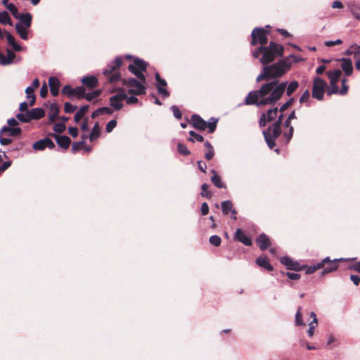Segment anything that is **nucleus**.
Returning a JSON list of instances; mask_svg holds the SVG:
<instances>
[{
    "label": "nucleus",
    "instance_id": "1",
    "mask_svg": "<svg viewBox=\"0 0 360 360\" xmlns=\"http://www.w3.org/2000/svg\"><path fill=\"white\" fill-rule=\"evenodd\" d=\"M297 81L291 82L288 85L287 82H279L272 80L263 84L259 90L250 91L245 101L246 105L257 106L275 104L286 90L287 96H291L298 88Z\"/></svg>",
    "mask_w": 360,
    "mask_h": 360
},
{
    "label": "nucleus",
    "instance_id": "2",
    "mask_svg": "<svg viewBox=\"0 0 360 360\" xmlns=\"http://www.w3.org/2000/svg\"><path fill=\"white\" fill-rule=\"evenodd\" d=\"M283 46L274 41H270L269 46H260L252 52L255 58H259L263 65L273 62L276 57L283 56Z\"/></svg>",
    "mask_w": 360,
    "mask_h": 360
},
{
    "label": "nucleus",
    "instance_id": "3",
    "mask_svg": "<svg viewBox=\"0 0 360 360\" xmlns=\"http://www.w3.org/2000/svg\"><path fill=\"white\" fill-rule=\"evenodd\" d=\"M290 65L284 60H278L277 63L271 65H265L262 72L257 76L256 81L257 82L266 80H277V78L282 77L289 69Z\"/></svg>",
    "mask_w": 360,
    "mask_h": 360
},
{
    "label": "nucleus",
    "instance_id": "4",
    "mask_svg": "<svg viewBox=\"0 0 360 360\" xmlns=\"http://www.w3.org/2000/svg\"><path fill=\"white\" fill-rule=\"evenodd\" d=\"M283 114L281 113L278 120L270 125L266 130L263 131V134L269 148L273 149L276 146V139L281 135V125L283 121Z\"/></svg>",
    "mask_w": 360,
    "mask_h": 360
},
{
    "label": "nucleus",
    "instance_id": "5",
    "mask_svg": "<svg viewBox=\"0 0 360 360\" xmlns=\"http://www.w3.org/2000/svg\"><path fill=\"white\" fill-rule=\"evenodd\" d=\"M122 60L120 57H116L113 61H111L105 68L103 69V74L108 79L109 83H115L120 80L121 75L118 72L121 67Z\"/></svg>",
    "mask_w": 360,
    "mask_h": 360
},
{
    "label": "nucleus",
    "instance_id": "6",
    "mask_svg": "<svg viewBox=\"0 0 360 360\" xmlns=\"http://www.w3.org/2000/svg\"><path fill=\"white\" fill-rule=\"evenodd\" d=\"M191 121L195 129L201 131L207 129L209 133H213L217 128L218 120L211 117L210 121L207 122L199 115L194 114L191 116Z\"/></svg>",
    "mask_w": 360,
    "mask_h": 360
},
{
    "label": "nucleus",
    "instance_id": "7",
    "mask_svg": "<svg viewBox=\"0 0 360 360\" xmlns=\"http://www.w3.org/2000/svg\"><path fill=\"white\" fill-rule=\"evenodd\" d=\"M128 69L139 80L146 82V77L143 72H146L147 63L144 60L139 58L135 59L133 63L128 66Z\"/></svg>",
    "mask_w": 360,
    "mask_h": 360
},
{
    "label": "nucleus",
    "instance_id": "8",
    "mask_svg": "<svg viewBox=\"0 0 360 360\" xmlns=\"http://www.w3.org/2000/svg\"><path fill=\"white\" fill-rule=\"evenodd\" d=\"M268 33L269 32L262 27H255L251 34V45L256 46L259 44L264 46L268 42Z\"/></svg>",
    "mask_w": 360,
    "mask_h": 360
},
{
    "label": "nucleus",
    "instance_id": "9",
    "mask_svg": "<svg viewBox=\"0 0 360 360\" xmlns=\"http://www.w3.org/2000/svg\"><path fill=\"white\" fill-rule=\"evenodd\" d=\"M145 82L142 81H138L135 78H128L124 79L123 84L134 89H130L127 91V93L131 95H143L146 94V87L144 86Z\"/></svg>",
    "mask_w": 360,
    "mask_h": 360
},
{
    "label": "nucleus",
    "instance_id": "10",
    "mask_svg": "<svg viewBox=\"0 0 360 360\" xmlns=\"http://www.w3.org/2000/svg\"><path fill=\"white\" fill-rule=\"evenodd\" d=\"M326 86L327 83L323 79L319 77H314L311 92L312 97L319 101H322L323 99Z\"/></svg>",
    "mask_w": 360,
    "mask_h": 360
},
{
    "label": "nucleus",
    "instance_id": "11",
    "mask_svg": "<svg viewBox=\"0 0 360 360\" xmlns=\"http://www.w3.org/2000/svg\"><path fill=\"white\" fill-rule=\"evenodd\" d=\"M127 98V94L122 91L110 98V105L115 110H120L123 107V101Z\"/></svg>",
    "mask_w": 360,
    "mask_h": 360
},
{
    "label": "nucleus",
    "instance_id": "12",
    "mask_svg": "<svg viewBox=\"0 0 360 360\" xmlns=\"http://www.w3.org/2000/svg\"><path fill=\"white\" fill-rule=\"evenodd\" d=\"M155 78L157 82L156 88L159 94L162 95L164 98L169 96V92L165 89L167 84V82L162 79L158 72L155 75Z\"/></svg>",
    "mask_w": 360,
    "mask_h": 360
},
{
    "label": "nucleus",
    "instance_id": "13",
    "mask_svg": "<svg viewBox=\"0 0 360 360\" xmlns=\"http://www.w3.org/2000/svg\"><path fill=\"white\" fill-rule=\"evenodd\" d=\"M280 262L282 264L285 265L286 268L289 270L298 271L304 269V267L301 266L297 262L292 260L290 257L288 256L281 257Z\"/></svg>",
    "mask_w": 360,
    "mask_h": 360
},
{
    "label": "nucleus",
    "instance_id": "14",
    "mask_svg": "<svg viewBox=\"0 0 360 360\" xmlns=\"http://www.w3.org/2000/svg\"><path fill=\"white\" fill-rule=\"evenodd\" d=\"M32 147L36 150H44L46 148L53 149L55 147V143L50 138L46 137L36 141Z\"/></svg>",
    "mask_w": 360,
    "mask_h": 360
},
{
    "label": "nucleus",
    "instance_id": "15",
    "mask_svg": "<svg viewBox=\"0 0 360 360\" xmlns=\"http://www.w3.org/2000/svg\"><path fill=\"white\" fill-rule=\"evenodd\" d=\"M343 260L342 258L340 259H334L331 260L330 257H328V260L326 262V265L324 269L322 271L321 274L324 275L330 272H333L336 271L338 268V263L340 261Z\"/></svg>",
    "mask_w": 360,
    "mask_h": 360
},
{
    "label": "nucleus",
    "instance_id": "16",
    "mask_svg": "<svg viewBox=\"0 0 360 360\" xmlns=\"http://www.w3.org/2000/svg\"><path fill=\"white\" fill-rule=\"evenodd\" d=\"M235 239L242 243L245 245L250 246L252 245V240L245 233V232L238 229L235 233Z\"/></svg>",
    "mask_w": 360,
    "mask_h": 360
},
{
    "label": "nucleus",
    "instance_id": "17",
    "mask_svg": "<svg viewBox=\"0 0 360 360\" xmlns=\"http://www.w3.org/2000/svg\"><path fill=\"white\" fill-rule=\"evenodd\" d=\"M49 85L50 87L51 94L53 96H56L59 94V89L60 86V82L59 79L56 77H51L49 79Z\"/></svg>",
    "mask_w": 360,
    "mask_h": 360
},
{
    "label": "nucleus",
    "instance_id": "18",
    "mask_svg": "<svg viewBox=\"0 0 360 360\" xmlns=\"http://www.w3.org/2000/svg\"><path fill=\"white\" fill-rule=\"evenodd\" d=\"M257 244L258 245L261 250H265L271 245L269 238L264 233H261L256 240Z\"/></svg>",
    "mask_w": 360,
    "mask_h": 360
},
{
    "label": "nucleus",
    "instance_id": "19",
    "mask_svg": "<svg viewBox=\"0 0 360 360\" xmlns=\"http://www.w3.org/2000/svg\"><path fill=\"white\" fill-rule=\"evenodd\" d=\"M58 145L63 149H68L70 145L71 139L67 136H60L53 134L52 135Z\"/></svg>",
    "mask_w": 360,
    "mask_h": 360
},
{
    "label": "nucleus",
    "instance_id": "20",
    "mask_svg": "<svg viewBox=\"0 0 360 360\" xmlns=\"http://www.w3.org/2000/svg\"><path fill=\"white\" fill-rule=\"evenodd\" d=\"M341 60V68L346 76H350L353 72L352 61L350 58H342Z\"/></svg>",
    "mask_w": 360,
    "mask_h": 360
},
{
    "label": "nucleus",
    "instance_id": "21",
    "mask_svg": "<svg viewBox=\"0 0 360 360\" xmlns=\"http://www.w3.org/2000/svg\"><path fill=\"white\" fill-rule=\"evenodd\" d=\"M256 264L261 267L264 268L268 271H273L274 267L270 264L268 258L266 256H259L255 260Z\"/></svg>",
    "mask_w": 360,
    "mask_h": 360
},
{
    "label": "nucleus",
    "instance_id": "22",
    "mask_svg": "<svg viewBox=\"0 0 360 360\" xmlns=\"http://www.w3.org/2000/svg\"><path fill=\"white\" fill-rule=\"evenodd\" d=\"M84 85L89 89L95 88L98 86V79L95 76H86L82 79Z\"/></svg>",
    "mask_w": 360,
    "mask_h": 360
},
{
    "label": "nucleus",
    "instance_id": "23",
    "mask_svg": "<svg viewBox=\"0 0 360 360\" xmlns=\"http://www.w3.org/2000/svg\"><path fill=\"white\" fill-rule=\"evenodd\" d=\"M4 34L8 43L12 46V48L15 51H20L22 50V46L15 41L14 37L8 31H6Z\"/></svg>",
    "mask_w": 360,
    "mask_h": 360
},
{
    "label": "nucleus",
    "instance_id": "24",
    "mask_svg": "<svg viewBox=\"0 0 360 360\" xmlns=\"http://www.w3.org/2000/svg\"><path fill=\"white\" fill-rule=\"evenodd\" d=\"M342 72L339 69L334 70L333 71H328L327 75L328 79H330V84H337L339 81V79L341 76Z\"/></svg>",
    "mask_w": 360,
    "mask_h": 360
},
{
    "label": "nucleus",
    "instance_id": "25",
    "mask_svg": "<svg viewBox=\"0 0 360 360\" xmlns=\"http://www.w3.org/2000/svg\"><path fill=\"white\" fill-rule=\"evenodd\" d=\"M7 56H5L3 54L2 60H0V65H8L13 63V60L15 58V54L10 49L6 50Z\"/></svg>",
    "mask_w": 360,
    "mask_h": 360
},
{
    "label": "nucleus",
    "instance_id": "26",
    "mask_svg": "<svg viewBox=\"0 0 360 360\" xmlns=\"http://www.w3.org/2000/svg\"><path fill=\"white\" fill-rule=\"evenodd\" d=\"M211 173L213 174L211 177V181L213 184L218 188H226L225 184L221 181V176L217 174V172L212 169Z\"/></svg>",
    "mask_w": 360,
    "mask_h": 360
},
{
    "label": "nucleus",
    "instance_id": "27",
    "mask_svg": "<svg viewBox=\"0 0 360 360\" xmlns=\"http://www.w3.org/2000/svg\"><path fill=\"white\" fill-rule=\"evenodd\" d=\"M8 133L9 136H15L21 134L22 130L19 127H10L8 126H4L1 129V133Z\"/></svg>",
    "mask_w": 360,
    "mask_h": 360
},
{
    "label": "nucleus",
    "instance_id": "28",
    "mask_svg": "<svg viewBox=\"0 0 360 360\" xmlns=\"http://www.w3.org/2000/svg\"><path fill=\"white\" fill-rule=\"evenodd\" d=\"M59 113V108L58 105L56 103H52L50 105L49 108V118L50 122H54Z\"/></svg>",
    "mask_w": 360,
    "mask_h": 360
},
{
    "label": "nucleus",
    "instance_id": "29",
    "mask_svg": "<svg viewBox=\"0 0 360 360\" xmlns=\"http://www.w3.org/2000/svg\"><path fill=\"white\" fill-rule=\"evenodd\" d=\"M31 118L33 120H37L44 117L45 112L42 108H36L30 110Z\"/></svg>",
    "mask_w": 360,
    "mask_h": 360
},
{
    "label": "nucleus",
    "instance_id": "30",
    "mask_svg": "<svg viewBox=\"0 0 360 360\" xmlns=\"http://www.w3.org/2000/svg\"><path fill=\"white\" fill-rule=\"evenodd\" d=\"M15 30L21 39L27 40L28 39L27 27H23L22 24L16 23Z\"/></svg>",
    "mask_w": 360,
    "mask_h": 360
},
{
    "label": "nucleus",
    "instance_id": "31",
    "mask_svg": "<svg viewBox=\"0 0 360 360\" xmlns=\"http://www.w3.org/2000/svg\"><path fill=\"white\" fill-rule=\"evenodd\" d=\"M20 23L25 27H30L32 23V15L29 13L22 14L19 16Z\"/></svg>",
    "mask_w": 360,
    "mask_h": 360
},
{
    "label": "nucleus",
    "instance_id": "32",
    "mask_svg": "<svg viewBox=\"0 0 360 360\" xmlns=\"http://www.w3.org/2000/svg\"><path fill=\"white\" fill-rule=\"evenodd\" d=\"M205 147L207 148V151L205 153V158L207 160H211L214 156V150L212 144L206 141L204 143Z\"/></svg>",
    "mask_w": 360,
    "mask_h": 360
},
{
    "label": "nucleus",
    "instance_id": "33",
    "mask_svg": "<svg viewBox=\"0 0 360 360\" xmlns=\"http://www.w3.org/2000/svg\"><path fill=\"white\" fill-rule=\"evenodd\" d=\"M16 117L18 120L23 123H27L30 122L31 120H33L32 118H31L30 115V110L25 111V112H20L16 115Z\"/></svg>",
    "mask_w": 360,
    "mask_h": 360
},
{
    "label": "nucleus",
    "instance_id": "34",
    "mask_svg": "<svg viewBox=\"0 0 360 360\" xmlns=\"http://www.w3.org/2000/svg\"><path fill=\"white\" fill-rule=\"evenodd\" d=\"M89 110V105H85L82 106L79 110L76 112L74 116V120L75 122H79L83 116Z\"/></svg>",
    "mask_w": 360,
    "mask_h": 360
},
{
    "label": "nucleus",
    "instance_id": "35",
    "mask_svg": "<svg viewBox=\"0 0 360 360\" xmlns=\"http://www.w3.org/2000/svg\"><path fill=\"white\" fill-rule=\"evenodd\" d=\"M0 23L4 25H13L12 20H11L10 15L7 11L0 12Z\"/></svg>",
    "mask_w": 360,
    "mask_h": 360
},
{
    "label": "nucleus",
    "instance_id": "36",
    "mask_svg": "<svg viewBox=\"0 0 360 360\" xmlns=\"http://www.w3.org/2000/svg\"><path fill=\"white\" fill-rule=\"evenodd\" d=\"M25 93L27 95V98L28 99H30L29 105L30 106H32L35 103V95H34V89H33L32 87L28 86L25 89Z\"/></svg>",
    "mask_w": 360,
    "mask_h": 360
},
{
    "label": "nucleus",
    "instance_id": "37",
    "mask_svg": "<svg viewBox=\"0 0 360 360\" xmlns=\"http://www.w3.org/2000/svg\"><path fill=\"white\" fill-rule=\"evenodd\" d=\"M101 94V90H94L89 93H84V98L88 101H91L94 99L98 98Z\"/></svg>",
    "mask_w": 360,
    "mask_h": 360
},
{
    "label": "nucleus",
    "instance_id": "38",
    "mask_svg": "<svg viewBox=\"0 0 360 360\" xmlns=\"http://www.w3.org/2000/svg\"><path fill=\"white\" fill-rule=\"evenodd\" d=\"M190 137L188 139V141L191 142H202L204 141V138L202 135L197 134L194 131H189Z\"/></svg>",
    "mask_w": 360,
    "mask_h": 360
},
{
    "label": "nucleus",
    "instance_id": "39",
    "mask_svg": "<svg viewBox=\"0 0 360 360\" xmlns=\"http://www.w3.org/2000/svg\"><path fill=\"white\" fill-rule=\"evenodd\" d=\"M233 209V204L230 200H225L221 202V210L224 214L227 215Z\"/></svg>",
    "mask_w": 360,
    "mask_h": 360
},
{
    "label": "nucleus",
    "instance_id": "40",
    "mask_svg": "<svg viewBox=\"0 0 360 360\" xmlns=\"http://www.w3.org/2000/svg\"><path fill=\"white\" fill-rule=\"evenodd\" d=\"M86 88L83 86H77L74 89L73 96H76L77 99L84 98Z\"/></svg>",
    "mask_w": 360,
    "mask_h": 360
},
{
    "label": "nucleus",
    "instance_id": "41",
    "mask_svg": "<svg viewBox=\"0 0 360 360\" xmlns=\"http://www.w3.org/2000/svg\"><path fill=\"white\" fill-rule=\"evenodd\" d=\"M266 114V118L268 122H271L275 120L278 115V108H274L267 110Z\"/></svg>",
    "mask_w": 360,
    "mask_h": 360
},
{
    "label": "nucleus",
    "instance_id": "42",
    "mask_svg": "<svg viewBox=\"0 0 360 360\" xmlns=\"http://www.w3.org/2000/svg\"><path fill=\"white\" fill-rule=\"evenodd\" d=\"M310 316L313 318V321L309 324V329L307 330V334L309 337H312L314 335V326H313V323H317L318 320L316 316V314L314 311H311L310 314Z\"/></svg>",
    "mask_w": 360,
    "mask_h": 360
},
{
    "label": "nucleus",
    "instance_id": "43",
    "mask_svg": "<svg viewBox=\"0 0 360 360\" xmlns=\"http://www.w3.org/2000/svg\"><path fill=\"white\" fill-rule=\"evenodd\" d=\"M100 135V129L98 124L96 122L93 129L92 131L89 135V140L91 141H93L94 140L96 139Z\"/></svg>",
    "mask_w": 360,
    "mask_h": 360
},
{
    "label": "nucleus",
    "instance_id": "44",
    "mask_svg": "<svg viewBox=\"0 0 360 360\" xmlns=\"http://www.w3.org/2000/svg\"><path fill=\"white\" fill-rule=\"evenodd\" d=\"M177 150L184 156H187L191 154V151L187 148L186 146L181 143L177 144Z\"/></svg>",
    "mask_w": 360,
    "mask_h": 360
},
{
    "label": "nucleus",
    "instance_id": "45",
    "mask_svg": "<svg viewBox=\"0 0 360 360\" xmlns=\"http://www.w3.org/2000/svg\"><path fill=\"white\" fill-rule=\"evenodd\" d=\"M309 98H310V94H309V91L308 89L305 90L303 94H302V96H300V99H299V102L301 103V104H304V103H306L307 105H309V103H308V101L309 100Z\"/></svg>",
    "mask_w": 360,
    "mask_h": 360
},
{
    "label": "nucleus",
    "instance_id": "46",
    "mask_svg": "<svg viewBox=\"0 0 360 360\" xmlns=\"http://www.w3.org/2000/svg\"><path fill=\"white\" fill-rule=\"evenodd\" d=\"M295 325L296 326H304V323L302 320V315L301 313V307L297 309V313L295 314Z\"/></svg>",
    "mask_w": 360,
    "mask_h": 360
},
{
    "label": "nucleus",
    "instance_id": "47",
    "mask_svg": "<svg viewBox=\"0 0 360 360\" xmlns=\"http://www.w3.org/2000/svg\"><path fill=\"white\" fill-rule=\"evenodd\" d=\"M279 274L282 276L286 275L289 279L296 281L299 280L300 278V274L297 273H290V272H286L285 273L283 271H281Z\"/></svg>",
    "mask_w": 360,
    "mask_h": 360
},
{
    "label": "nucleus",
    "instance_id": "48",
    "mask_svg": "<svg viewBox=\"0 0 360 360\" xmlns=\"http://www.w3.org/2000/svg\"><path fill=\"white\" fill-rule=\"evenodd\" d=\"M208 188H209L208 184H207L205 183L202 184L201 186L202 192L200 194L202 197H205L207 198H210L212 196V194L210 191H208Z\"/></svg>",
    "mask_w": 360,
    "mask_h": 360
},
{
    "label": "nucleus",
    "instance_id": "49",
    "mask_svg": "<svg viewBox=\"0 0 360 360\" xmlns=\"http://www.w3.org/2000/svg\"><path fill=\"white\" fill-rule=\"evenodd\" d=\"M210 243L215 246V247H218L220 245L221 243V238L217 236V235H213L210 238Z\"/></svg>",
    "mask_w": 360,
    "mask_h": 360
},
{
    "label": "nucleus",
    "instance_id": "50",
    "mask_svg": "<svg viewBox=\"0 0 360 360\" xmlns=\"http://www.w3.org/2000/svg\"><path fill=\"white\" fill-rule=\"evenodd\" d=\"M7 9L11 13V14L15 18H19L18 9V8L12 3L9 4L7 6Z\"/></svg>",
    "mask_w": 360,
    "mask_h": 360
},
{
    "label": "nucleus",
    "instance_id": "51",
    "mask_svg": "<svg viewBox=\"0 0 360 360\" xmlns=\"http://www.w3.org/2000/svg\"><path fill=\"white\" fill-rule=\"evenodd\" d=\"M77 108V105H73L69 102H66L64 104V111L66 113H72Z\"/></svg>",
    "mask_w": 360,
    "mask_h": 360
},
{
    "label": "nucleus",
    "instance_id": "52",
    "mask_svg": "<svg viewBox=\"0 0 360 360\" xmlns=\"http://www.w3.org/2000/svg\"><path fill=\"white\" fill-rule=\"evenodd\" d=\"M295 102V99L294 98L291 97L285 103H283L279 110L281 112H283V111H285L286 109H288L289 107H290Z\"/></svg>",
    "mask_w": 360,
    "mask_h": 360
},
{
    "label": "nucleus",
    "instance_id": "53",
    "mask_svg": "<svg viewBox=\"0 0 360 360\" xmlns=\"http://www.w3.org/2000/svg\"><path fill=\"white\" fill-rule=\"evenodd\" d=\"M61 92L63 94L67 95L68 96H73L74 89L72 88L70 85L68 84L63 86Z\"/></svg>",
    "mask_w": 360,
    "mask_h": 360
},
{
    "label": "nucleus",
    "instance_id": "54",
    "mask_svg": "<svg viewBox=\"0 0 360 360\" xmlns=\"http://www.w3.org/2000/svg\"><path fill=\"white\" fill-rule=\"evenodd\" d=\"M294 128L290 127L288 132L283 133V138L285 139V143H288L293 136Z\"/></svg>",
    "mask_w": 360,
    "mask_h": 360
},
{
    "label": "nucleus",
    "instance_id": "55",
    "mask_svg": "<svg viewBox=\"0 0 360 360\" xmlns=\"http://www.w3.org/2000/svg\"><path fill=\"white\" fill-rule=\"evenodd\" d=\"M65 124L62 122L56 123L53 126V130L57 133H63L65 130Z\"/></svg>",
    "mask_w": 360,
    "mask_h": 360
},
{
    "label": "nucleus",
    "instance_id": "56",
    "mask_svg": "<svg viewBox=\"0 0 360 360\" xmlns=\"http://www.w3.org/2000/svg\"><path fill=\"white\" fill-rule=\"evenodd\" d=\"M171 110L173 112V115L178 120L181 119L182 117V113L180 109L176 105H172Z\"/></svg>",
    "mask_w": 360,
    "mask_h": 360
},
{
    "label": "nucleus",
    "instance_id": "57",
    "mask_svg": "<svg viewBox=\"0 0 360 360\" xmlns=\"http://www.w3.org/2000/svg\"><path fill=\"white\" fill-rule=\"evenodd\" d=\"M340 94V90L337 84H330V88L327 91V94L331 96L332 94Z\"/></svg>",
    "mask_w": 360,
    "mask_h": 360
},
{
    "label": "nucleus",
    "instance_id": "58",
    "mask_svg": "<svg viewBox=\"0 0 360 360\" xmlns=\"http://www.w3.org/2000/svg\"><path fill=\"white\" fill-rule=\"evenodd\" d=\"M116 125H117V121L115 120H110L106 124V127H105L106 131L108 133L111 132L113 130V129L116 127Z\"/></svg>",
    "mask_w": 360,
    "mask_h": 360
},
{
    "label": "nucleus",
    "instance_id": "59",
    "mask_svg": "<svg viewBox=\"0 0 360 360\" xmlns=\"http://www.w3.org/2000/svg\"><path fill=\"white\" fill-rule=\"evenodd\" d=\"M84 144V141H81L79 142L73 143V144L72 145V152L75 153V152L79 150L80 149H82Z\"/></svg>",
    "mask_w": 360,
    "mask_h": 360
},
{
    "label": "nucleus",
    "instance_id": "60",
    "mask_svg": "<svg viewBox=\"0 0 360 360\" xmlns=\"http://www.w3.org/2000/svg\"><path fill=\"white\" fill-rule=\"evenodd\" d=\"M98 112L100 115H111L113 112V110L109 107H101L98 108Z\"/></svg>",
    "mask_w": 360,
    "mask_h": 360
},
{
    "label": "nucleus",
    "instance_id": "61",
    "mask_svg": "<svg viewBox=\"0 0 360 360\" xmlns=\"http://www.w3.org/2000/svg\"><path fill=\"white\" fill-rule=\"evenodd\" d=\"M347 79L345 78L342 79V88L340 90V94L345 95L348 91V86L346 84Z\"/></svg>",
    "mask_w": 360,
    "mask_h": 360
},
{
    "label": "nucleus",
    "instance_id": "62",
    "mask_svg": "<svg viewBox=\"0 0 360 360\" xmlns=\"http://www.w3.org/2000/svg\"><path fill=\"white\" fill-rule=\"evenodd\" d=\"M328 260V257H326L323 259H322L321 262H317L316 264H314V268H316V270L321 269L325 268L326 262Z\"/></svg>",
    "mask_w": 360,
    "mask_h": 360
},
{
    "label": "nucleus",
    "instance_id": "63",
    "mask_svg": "<svg viewBox=\"0 0 360 360\" xmlns=\"http://www.w3.org/2000/svg\"><path fill=\"white\" fill-rule=\"evenodd\" d=\"M352 55L355 57L359 56L360 53V46L356 44H354L350 46Z\"/></svg>",
    "mask_w": 360,
    "mask_h": 360
},
{
    "label": "nucleus",
    "instance_id": "64",
    "mask_svg": "<svg viewBox=\"0 0 360 360\" xmlns=\"http://www.w3.org/2000/svg\"><path fill=\"white\" fill-rule=\"evenodd\" d=\"M48 94V87L46 83H44L40 89V96L45 98Z\"/></svg>",
    "mask_w": 360,
    "mask_h": 360
}]
</instances>
